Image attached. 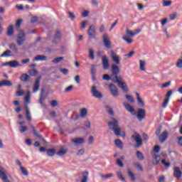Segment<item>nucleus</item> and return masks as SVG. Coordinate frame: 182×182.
Instances as JSON below:
<instances>
[{"label":"nucleus","instance_id":"1","mask_svg":"<svg viewBox=\"0 0 182 182\" xmlns=\"http://www.w3.org/2000/svg\"><path fill=\"white\" fill-rule=\"evenodd\" d=\"M108 127L109 130H113L115 136H121L122 128L119 126V121L113 119L112 121L108 122Z\"/></svg>","mask_w":182,"mask_h":182},{"label":"nucleus","instance_id":"2","mask_svg":"<svg viewBox=\"0 0 182 182\" xmlns=\"http://www.w3.org/2000/svg\"><path fill=\"white\" fill-rule=\"evenodd\" d=\"M131 140L133 141L136 142L135 147L139 148L140 146L143 144V139H141V136L137 132H134L132 136H131Z\"/></svg>","mask_w":182,"mask_h":182},{"label":"nucleus","instance_id":"3","mask_svg":"<svg viewBox=\"0 0 182 182\" xmlns=\"http://www.w3.org/2000/svg\"><path fill=\"white\" fill-rule=\"evenodd\" d=\"M112 74L111 75V80L112 82H116L117 80L120 79V77H117V74L119 73V72H120V70L119 69V67H117V65H112Z\"/></svg>","mask_w":182,"mask_h":182},{"label":"nucleus","instance_id":"4","mask_svg":"<svg viewBox=\"0 0 182 182\" xmlns=\"http://www.w3.org/2000/svg\"><path fill=\"white\" fill-rule=\"evenodd\" d=\"M25 32L22 30L20 31L19 33L17 36L16 43L18 46H22L23 45V42L26 41V38L25 37Z\"/></svg>","mask_w":182,"mask_h":182},{"label":"nucleus","instance_id":"5","mask_svg":"<svg viewBox=\"0 0 182 182\" xmlns=\"http://www.w3.org/2000/svg\"><path fill=\"white\" fill-rule=\"evenodd\" d=\"M114 82L118 84L119 87L122 89L124 93H127L129 92V90L127 89V84L122 81V77H119L118 80L114 81Z\"/></svg>","mask_w":182,"mask_h":182},{"label":"nucleus","instance_id":"6","mask_svg":"<svg viewBox=\"0 0 182 182\" xmlns=\"http://www.w3.org/2000/svg\"><path fill=\"white\" fill-rule=\"evenodd\" d=\"M91 94L93 97H96V99H102V97H103V94L97 90V88L95 85L91 88Z\"/></svg>","mask_w":182,"mask_h":182},{"label":"nucleus","instance_id":"7","mask_svg":"<svg viewBox=\"0 0 182 182\" xmlns=\"http://www.w3.org/2000/svg\"><path fill=\"white\" fill-rule=\"evenodd\" d=\"M109 87L112 96H114V97H117V96H119V91L117 90L116 85H114V84H109Z\"/></svg>","mask_w":182,"mask_h":182},{"label":"nucleus","instance_id":"8","mask_svg":"<svg viewBox=\"0 0 182 182\" xmlns=\"http://www.w3.org/2000/svg\"><path fill=\"white\" fill-rule=\"evenodd\" d=\"M102 39L105 48H107V49H110V48H112V43H110V40L109 39V36H107V34H104L102 36Z\"/></svg>","mask_w":182,"mask_h":182},{"label":"nucleus","instance_id":"9","mask_svg":"<svg viewBox=\"0 0 182 182\" xmlns=\"http://www.w3.org/2000/svg\"><path fill=\"white\" fill-rule=\"evenodd\" d=\"M136 117L139 122H141V120L146 117V110L144 109H139Z\"/></svg>","mask_w":182,"mask_h":182},{"label":"nucleus","instance_id":"10","mask_svg":"<svg viewBox=\"0 0 182 182\" xmlns=\"http://www.w3.org/2000/svg\"><path fill=\"white\" fill-rule=\"evenodd\" d=\"M3 66H9L10 68H18L21 66V64L16 60H11L10 62H6L3 64Z\"/></svg>","mask_w":182,"mask_h":182},{"label":"nucleus","instance_id":"11","mask_svg":"<svg viewBox=\"0 0 182 182\" xmlns=\"http://www.w3.org/2000/svg\"><path fill=\"white\" fill-rule=\"evenodd\" d=\"M42 79L41 77H38L34 82L33 87V93H36L38 90H39V85L41 83V80Z\"/></svg>","mask_w":182,"mask_h":182},{"label":"nucleus","instance_id":"12","mask_svg":"<svg viewBox=\"0 0 182 182\" xmlns=\"http://www.w3.org/2000/svg\"><path fill=\"white\" fill-rule=\"evenodd\" d=\"M88 36L90 38H95L96 36V28H95V26L92 25L90 26L87 31Z\"/></svg>","mask_w":182,"mask_h":182},{"label":"nucleus","instance_id":"13","mask_svg":"<svg viewBox=\"0 0 182 182\" xmlns=\"http://www.w3.org/2000/svg\"><path fill=\"white\" fill-rule=\"evenodd\" d=\"M102 60L103 68L105 69V70L109 69L110 65H109V59L107 58V56L102 55Z\"/></svg>","mask_w":182,"mask_h":182},{"label":"nucleus","instance_id":"14","mask_svg":"<svg viewBox=\"0 0 182 182\" xmlns=\"http://www.w3.org/2000/svg\"><path fill=\"white\" fill-rule=\"evenodd\" d=\"M182 172L178 167L173 168V177H176L178 180L181 178Z\"/></svg>","mask_w":182,"mask_h":182},{"label":"nucleus","instance_id":"15","mask_svg":"<svg viewBox=\"0 0 182 182\" xmlns=\"http://www.w3.org/2000/svg\"><path fill=\"white\" fill-rule=\"evenodd\" d=\"M111 58L117 65L120 63V57H119L113 50L111 51Z\"/></svg>","mask_w":182,"mask_h":182},{"label":"nucleus","instance_id":"16","mask_svg":"<svg viewBox=\"0 0 182 182\" xmlns=\"http://www.w3.org/2000/svg\"><path fill=\"white\" fill-rule=\"evenodd\" d=\"M33 62H43L48 60V58L45 55H38L33 59Z\"/></svg>","mask_w":182,"mask_h":182},{"label":"nucleus","instance_id":"17","mask_svg":"<svg viewBox=\"0 0 182 182\" xmlns=\"http://www.w3.org/2000/svg\"><path fill=\"white\" fill-rule=\"evenodd\" d=\"M167 137H168V132H167L166 131L162 132L159 136L160 143H164V141H166V140H167Z\"/></svg>","mask_w":182,"mask_h":182},{"label":"nucleus","instance_id":"18","mask_svg":"<svg viewBox=\"0 0 182 182\" xmlns=\"http://www.w3.org/2000/svg\"><path fill=\"white\" fill-rule=\"evenodd\" d=\"M71 141L75 146H79V144H83L85 143V139L83 138H74Z\"/></svg>","mask_w":182,"mask_h":182},{"label":"nucleus","instance_id":"19","mask_svg":"<svg viewBox=\"0 0 182 182\" xmlns=\"http://www.w3.org/2000/svg\"><path fill=\"white\" fill-rule=\"evenodd\" d=\"M45 99H46V95H45V89H41L39 100V103L41 105V106H43V100H45Z\"/></svg>","mask_w":182,"mask_h":182},{"label":"nucleus","instance_id":"20","mask_svg":"<svg viewBox=\"0 0 182 182\" xmlns=\"http://www.w3.org/2000/svg\"><path fill=\"white\" fill-rule=\"evenodd\" d=\"M124 106L125 109H127V110L129 112V113H132V114H136V112L134 111V109L133 108V107H132L127 102H124Z\"/></svg>","mask_w":182,"mask_h":182},{"label":"nucleus","instance_id":"21","mask_svg":"<svg viewBox=\"0 0 182 182\" xmlns=\"http://www.w3.org/2000/svg\"><path fill=\"white\" fill-rule=\"evenodd\" d=\"M0 178L2 180V181L8 178V176L6 175V171L4 168H0Z\"/></svg>","mask_w":182,"mask_h":182},{"label":"nucleus","instance_id":"22","mask_svg":"<svg viewBox=\"0 0 182 182\" xmlns=\"http://www.w3.org/2000/svg\"><path fill=\"white\" fill-rule=\"evenodd\" d=\"M2 86L11 87L12 86V82L9 80H3L0 81V87H2Z\"/></svg>","mask_w":182,"mask_h":182},{"label":"nucleus","instance_id":"23","mask_svg":"<svg viewBox=\"0 0 182 182\" xmlns=\"http://www.w3.org/2000/svg\"><path fill=\"white\" fill-rule=\"evenodd\" d=\"M154 161L152 162V164L154 166H157L159 163L160 162V160H161V156L160 155H154Z\"/></svg>","mask_w":182,"mask_h":182},{"label":"nucleus","instance_id":"24","mask_svg":"<svg viewBox=\"0 0 182 182\" xmlns=\"http://www.w3.org/2000/svg\"><path fill=\"white\" fill-rule=\"evenodd\" d=\"M136 95L139 106H140V107H144V102H143V100H141V97H140V94L136 92Z\"/></svg>","mask_w":182,"mask_h":182},{"label":"nucleus","instance_id":"25","mask_svg":"<svg viewBox=\"0 0 182 182\" xmlns=\"http://www.w3.org/2000/svg\"><path fill=\"white\" fill-rule=\"evenodd\" d=\"M24 100L26 105H29V103H31V91H27L26 95L24 97Z\"/></svg>","mask_w":182,"mask_h":182},{"label":"nucleus","instance_id":"26","mask_svg":"<svg viewBox=\"0 0 182 182\" xmlns=\"http://www.w3.org/2000/svg\"><path fill=\"white\" fill-rule=\"evenodd\" d=\"M10 49L14 52V53H19V50H18V48L16 47V44L11 43L9 46Z\"/></svg>","mask_w":182,"mask_h":182},{"label":"nucleus","instance_id":"27","mask_svg":"<svg viewBox=\"0 0 182 182\" xmlns=\"http://www.w3.org/2000/svg\"><path fill=\"white\" fill-rule=\"evenodd\" d=\"M66 153H68V149H66V148H61L57 152V154H58V156H65V154H66Z\"/></svg>","mask_w":182,"mask_h":182},{"label":"nucleus","instance_id":"28","mask_svg":"<svg viewBox=\"0 0 182 182\" xmlns=\"http://www.w3.org/2000/svg\"><path fill=\"white\" fill-rule=\"evenodd\" d=\"M29 75L28 74H22L20 77L21 82H28L29 80Z\"/></svg>","mask_w":182,"mask_h":182},{"label":"nucleus","instance_id":"29","mask_svg":"<svg viewBox=\"0 0 182 182\" xmlns=\"http://www.w3.org/2000/svg\"><path fill=\"white\" fill-rule=\"evenodd\" d=\"M8 36H12L14 35V26L11 25L9 26L7 30Z\"/></svg>","mask_w":182,"mask_h":182},{"label":"nucleus","instance_id":"30","mask_svg":"<svg viewBox=\"0 0 182 182\" xmlns=\"http://www.w3.org/2000/svg\"><path fill=\"white\" fill-rule=\"evenodd\" d=\"M105 109H107V112L110 116H114V112L110 106L105 105Z\"/></svg>","mask_w":182,"mask_h":182},{"label":"nucleus","instance_id":"31","mask_svg":"<svg viewBox=\"0 0 182 182\" xmlns=\"http://www.w3.org/2000/svg\"><path fill=\"white\" fill-rule=\"evenodd\" d=\"M114 144L119 149H123V142L120 139H116Z\"/></svg>","mask_w":182,"mask_h":182},{"label":"nucleus","instance_id":"32","mask_svg":"<svg viewBox=\"0 0 182 182\" xmlns=\"http://www.w3.org/2000/svg\"><path fill=\"white\" fill-rule=\"evenodd\" d=\"M55 153H56V150H55V149H48L47 150V154L50 157H52V156H55Z\"/></svg>","mask_w":182,"mask_h":182},{"label":"nucleus","instance_id":"33","mask_svg":"<svg viewBox=\"0 0 182 182\" xmlns=\"http://www.w3.org/2000/svg\"><path fill=\"white\" fill-rule=\"evenodd\" d=\"M146 66V62L143 60H139V69L140 70H146V68H144Z\"/></svg>","mask_w":182,"mask_h":182},{"label":"nucleus","instance_id":"34","mask_svg":"<svg viewBox=\"0 0 182 182\" xmlns=\"http://www.w3.org/2000/svg\"><path fill=\"white\" fill-rule=\"evenodd\" d=\"M11 50H6L4 53L1 54V58H9V56H11Z\"/></svg>","mask_w":182,"mask_h":182},{"label":"nucleus","instance_id":"35","mask_svg":"<svg viewBox=\"0 0 182 182\" xmlns=\"http://www.w3.org/2000/svg\"><path fill=\"white\" fill-rule=\"evenodd\" d=\"M91 75L93 77L96 76V65H91Z\"/></svg>","mask_w":182,"mask_h":182},{"label":"nucleus","instance_id":"36","mask_svg":"<svg viewBox=\"0 0 182 182\" xmlns=\"http://www.w3.org/2000/svg\"><path fill=\"white\" fill-rule=\"evenodd\" d=\"M20 170L21 171V173L23 176H29V173L28 172V170H26V168H25L23 166H21Z\"/></svg>","mask_w":182,"mask_h":182},{"label":"nucleus","instance_id":"37","mask_svg":"<svg viewBox=\"0 0 182 182\" xmlns=\"http://www.w3.org/2000/svg\"><path fill=\"white\" fill-rule=\"evenodd\" d=\"M89 176V173L84 172L82 173V179L81 180V182H87V176Z\"/></svg>","mask_w":182,"mask_h":182},{"label":"nucleus","instance_id":"38","mask_svg":"<svg viewBox=\"0 0 182 182\" xmlns=\"http://www.w3.org/2000/svg\"><path fill=\"white\" fill-rule=\"evenodd\" d=\"M89 57L92 60L95 59V51L92 48L89 50Z\"/></svg>","mask_w":182,"mask_h":182},{"label":"nucleus","instance_id":"39","mask_svg":"<svg viewBox=\"0 0 182 182\" xmlns=\"http://www.w3.org/2000/svg\"><path fill=\"white\" fill-rule=\"evenodd\" d=\"M126 35L127 36H129L131 38H133V36H134V32L129 30V28L126 29Z\"/></svg>","mask_w":182,"mask_h":182},{"label":"nucleus","instance_id":"40","mask_svg":"<svg viewBox=\"0 0 182 182\" xmlns=\"http://www.w3.org/2000/svg\"><path fill=\"white\" fill-rule=\"evenodd\" d=\"M136 157L139 159V160H144V156H143V153L139 151H136Z\"/></svg>","mask_w":182,"mask_h":182},{"label":"nucleus","instance_id":"41","mask_svg":"<svg viewBox=\"0 0 182 182\" xmlns=\"http://www.w3.org/2000/svg\"><path fill=\"white\" fill-rule=\"evenodd\" d=\"M122 39H123V41L127 42V43H128V45H130V43H133V39L127 38L126 36H122Z\"/></svg>","mask_w":182,"mask_h":182},{"label":"nucleus","instance_id":"42","mask_svg":"<svg viewBox=\"0 0 182 182\" xmlns=\"http://www.w3.org/2000/svg\"><path fill=\"white\" fill-rule=\"evenodd\" d=\"M86 114H87V109L86 108H82L80 110V116H81V117H85V116H86Z\"/></svg>","mask_w":182,"mask_h":182},{"label":"nucleus","instance_id":"43","mask_svg":"<svg viewBox=\"0 0 182 182\" xmlns=\"http://www.w3.org/2000/svg\"><path fill=\"white\" fill-rule=\"evenodd\" d=\"M18 130L21 133H25V132H26V130H28V127L21 126V127H19Z\"/></svg>","mask_w":182,"mask_h":182},{"label":"nucleus","instance_id":"44","mask_svg":"<svg viewBox=\"0 0 182 182\" xmlns=\"http://www.w3.org/2000/svg\"><path fill=\"white\" fill-rule=\"evenodd\" d=\"M16 95L18 97L23 96V95H25V91L23 90H19L16 91Z\"/></svg>","mask_w":182,"mask_h":182},{"label":"nucleus","instance_id":"45","mask_svg":"<svg viewBox=\"0 0 182 182\" xmlns=\"http://www.w3.org/2000/svg\"><path fill=\"white\" fill-rule=\"evenodd\" d=\"M26 114L27 120L28 122H31V120H32V117L31 116V112H29V110L26 109Z\"/></svg>","mask_w":182,"mask_h":182},{"label":"nucleus","instance_id":"46","mask_svg":"<svg viewBox=\"0 0 182 182\" xmlns=\"http://www.w3.org/2000/svg\"><path fill=\"white\" fill-rule=\"evenodd\" d=\"M73 90V85H70L67 87L65 90L64 92L65 93H69V92H72Z\"/></svg>","mask_w":182,"mask_h":182},{"label":"nucleus","instance_id":"47","mask_svg":"<svg viewBox=\"0 0 182 182\" xmlns=\"http://www.w3.org/2000/svg\"><path fill=\"white\" fill-rule=\"evenodd\" d=\"M126 97L128 102H130L131 103H134V98H133L132 95H127Z\"/></svg>","mask_w":182,"mask_h":182},{"label":"nucleus","instance_id":"48","mask_svg":"<svg viewBox=\"0 0 182 182\" xmlns=\"http://www.w3.org/2000/svg\"><path fill=\"white\" fill-rule=\"evenodd\" d=\"M61 60H63V57H59L57 58H55L52 60L53 63H59V62H61Z\"/></svg>","mask_w":182,"mask_h":182},{"label":"nucleus","instance_id":"49","mask_svg":"<svg viewBox=\"0 0 182 182\" xmlns=\"http://www.w3.org/2000/svg\"><path fill=\"white\" fill-rule=\"evenodd\" d=\"M128 175L129 176V177H131V180H132V181H134L136 180L134 174L130 170L128 171Z\"/></svg>","mask_w":182,"mask_h":182},{"label":"nucleus","instance_id":"50","mask_svg":"<svg viewBox=\"0 0 182 182\" xmlns=\"http://www.w3.org/2000/svg\"><path fill=\"white\" fill-rule=\"evenodd\" d=\"M168 102H170V100H168V98H166L162 105V107H164V108L167 107V106L168 105Z\"/></svg>","mask_w":182,"mask_h":182},{"label":"nucleus","instance_id":"51","mask_svg":"<svg viewBox=\"0 0 182 182\" xmlns=\"http://www.w3.org/2000/svg\"><path fill=\"white\" fill-rule=\"evenodd\" d=\"M177 18V13H173L169 16L170 21H174Z\"/></svg>","mask_w":182,"mask_h":182},{"label":"nucleus","instance_id":"52","mask_svg":"<svg viewBox=\"0 0 182 182\" xmlns=\"http://www.w3.org/2000/svg\"><path fill=\"white\" fill-rule=\"evenodd\" d=\"M171 5V1H164L163 6H170Z\"/></svg>","mask_w":182,"mask_h":182},{"label":"nucleus","instance_id":"53","mask_svg":"<svg viewBox=\"0 0 182 182\" xmlns=\"http://www.w3.org/2000/svg\"><path fill=\"white\" fill-rule=\"evenodd\" d=\"M60 71L63 75H68V73H69V70L68 69H66V68H61V69H60Z\"/></svg>","mask_w":182,"mask_h":182},{"label":"nucleus","instance_id":"54","mask_svg":"<svg viewBox=\"0 0 182 182\" xmlns=\"http://www.w3.org/2000/svg\"><path fill=\"white\" fill-rule=\"evenodd\" d=\"M50 106H51L52 107H56V106H58V101H56V100H52V101L50 102Z\"/></svg>","mask_w":182,"mask_h":182},{"label":"nucleus","instance_id":"55","mask_svg":"<svg viewBox=\"0 0 182 182\" xmlns=\"http://www.w3.org/2000/svg\"><path fill=\"white\" fill-rule=\"evenodd\" d=\"M173 95V91L172 90H168L166 95V97L168 100H170V97Z\"/></svg>","mask_w":182,"mask_h":182},{"label":"nucleus","instance_id":"56","mask_svg":"<svg viewBox=\"0 0 182 182\" xmlns=\"http://www.w3.org/2000/svg\"><path fill=\"white\" fill-rule=\"evenodd\" d=\"M102 79L104 80H110V79H112V77H110L109 75L105 74L103 75Z\"/></svg>","mask_w":182,"mask_h":182},{"label":"nucleus","instance_id":"57","mask_svg":"<svg viewBox=\"0 0 182 182\" xmlns=\"http://www.w3.org/2000/svg\"><path fill=\"white\" fill-rule=\"evenodd\" d=\"M101 177L103 178H110V177H113V173H108L107 175H102Z\"/></svg>","mask_w":182,"mask_h":182},{"label":"nucleus","instance_id":"58","mask_svg":"<svg viewBox=\"0 0 182 182\" xmlns=\"http://www.w3.org/2000/svg\"><path fill=\"white\" fill-rule=\"evenodd\" d=\"M133 55H134V51H131V52H129V53L125 54L124 56H125V58H132V56H133Z\"/></svg>","mask_w":182,"mask_h":182},{"label":"nucleus","instance_id":"59","mask_svg":"<svg viewBox=\"0 0 182 182\" xmlns=\"http://www.w3.org/2000/svg\"><path fill=\"white\" fill-rule=\"evenodd\" d=\"M87 23V21H82L81 27H80L81 31H83V29H85V28H86Z\"/></svg>","mask_w":182,"mask_h":182},{"label":"nucleus","instance_id":"60","mask_svg":"<svg viewBox=\"0 0 182 182\" xmlns=\"http://www.w3.org/2000/svg\"><path fill=\"white\" fill-rule=\"evenodd\" d=\"M117 164L119 166V167H123L124 165H123V162L120 161V159H117Z\"/></svg>","mask_w":182,"mask_h":182},{"label":"nucleus","instance_id":"61","mask_svg":"<svg viewBox=\"0 0 182 182\" xmlns=\"http://www.w3.org/2000/svg\"><path fill=\"white\" fill-rule=\"evenodd\" d=\"M21 23H22V19L17 20L16 23V28H19V26H21Z\"/></svg>","mask_w":182,"mask_h":182},{"label":"nucleus","instance_id":"62","mask_svg":"<svg viewBox=\"0 0 182 182\" xmlns=\"http://www.w3.org/2000/svg\"><path fill=\"white\" fill-rule=\"evenodd\" d=\"M154 151L155 153H159L160 151V147L159 146H155L154 148Z\"/></svg>","mask_w":182,"mask_h":182},{"label":"nucleus","instance_id":"63","mask_svg":"<svg viewBox=\"0 0 182 182\" xmlns=\"http://www.w3.org/2000/svg\"><path fill=\"white\" fill-rule=\"evenodd\" d=\"M38 21V16H33L32 17L31 22V23H35Z\"/></svg>","mask_w":182,"mask_h":182},{"label":"nucleus","instance_id":"64","mask_svg":"<svg viewBox=\"0 0 182 182\" xmlns=\"http://www.w3.org/2000/svg\"><path fill=\"white\" fill-rule=\"evenodd\" d=\"M166 23H167V18H164L162 21H161V25L162 26H164V25H166Z\"/></svg>","mask_w":182,"mask_h":182}]
</instances>
